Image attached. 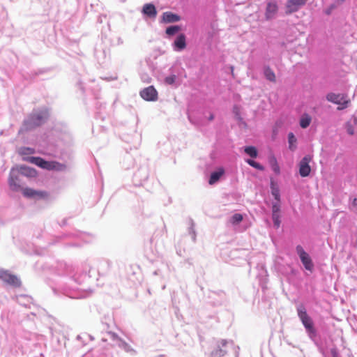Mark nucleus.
I'll list each match as a JSON object with an SVG mask.
<instances>
[{
	"label": "nucleus",
	"mask_w": 357,
	"mask_h": 357,
	"mask_svg": "<svg viewBox=\"0 0 357 357\" xmlns=\"http://www.w3.org/2000/svg\"><path fill=\"white\" fill-rule=\"evenodd\" d=\"M74 272V267L64 261H57L53 266V275L47 283L55 294H62L77 299L86 297V293L80 291L77 287L81 281Z\"/></svg>",
	"instance_id": "1"
},
{
	"label": "nucleus",
	"mask_w": 357,
	"mask_h": 357,
	"mask_svg": "<svg viewBox=\"0 0 357 357\" xmlns=\"http://www.w3.org/2000/svg\"><path fill=\"white\" fill-rule=\"evenodd\" d=\"M10 189L15 192L22 191L24 197L33 199L36 201L50 199V193L45 190H37L29 188H22V181L20 175L16 173L15 170L12 169L8 179Z\"/></svg>",
	"instance_id": "2"
},
{
	"label": "nucleus",
	"mask_w": 357,
	"mask_h": 357,
	"mask_svg": "<svg viewBox=\"0 0 357 357\" xmlns=\"http://www.w3.org/2000/svg\"><path fill=\"white\" fill-rule=\"evenodd\" d=\"M49 117V111L46 108L33 109L23 121L19 133L28 132L40 126L46 122Z\"/></svg>",
	"instance_id": "3"
},
{
	"label": "nucleus",
	"mask_w": 357,
	"mask_h": 357,
	"mask_svg": "<svg viewBox=\"0 0 357 357\" xmlns=\"http://www.w3.org/2000/svg\"><path fill=\"white\" fill-rule=\"evenodd\" d=\"M297 315L301 321L307 337L314 344H317L318 331L312 319L308 315L305 306L300 303L296 306Z\"/></svg>",
	"instance_id": "4"
},
{
	"label": "nucleus",
	"mask_w": 357,
	"mask_h": 357,
	"mask_svg": "<svg viewBox=\"0 0 357 357\" xmlns=\"http://www.w3.org/2000/svg\"><path fill=\"white\" fill-rule=\"evenodd\" d=\"M102 340L105 342L111 340L113 344L117 345L125 351L130 353L132 355L137 354L136 351L129 344L123 340L116 333L111 331H107L105 332V336L102 337Z\"/></svg>",
	"instance_id": "5"
},
{
	"label": "nucleus",
	"mask_w": 357,
	"mask_h": 357,
	"mask_svg": "<svg viewBox=\"0 0 357 357\" xmlns=\"http://www.w3.org/2000/svg\"><path fill=\"white\" fill-rule=\"evenodd\" d=\"M234 345L233 341L225 339L217 341L212 348L208 357H224Z\"/></svg>",
	"instance_id": "6"
},
{
	"label": "nucleus",
	"mask_w": 357,
	"mask_h": 357,
	"mask_svg": "<svg viewBox=\"0 0 357 357\" xmlns=\"http://www.w3.org/2000/svg\"><path fill=\"white\" fill-rule=\"evenodd\" d=\"M296 251L304 268L312 273L314 270V263L309 254L305 251L301 245L296 247Z\"/></svg>",
	"instance_id": "7"
},
{
	"label": "nucleus",
	"mask_w": 357,
	"mask_h": 357,
	"mask_svg": "<svg viewBox=\"0 0 357 357\" xmlns=\"http://www.w3.org/2000/svg\"><path fill=\"white\" fill-rule=\"evenodd\" d=\"M208 303L213 306L221 305L226 299L225 293L222 291H210L207 296Z\"/></svg>",
	"instance_id": "8"
},
{
	"label": "nucleus",
	"mask_w": 357,
	"mask_h": 357,
	"mask_svg": "<svg viewBox=\"0 0 357 357\" xmlns=\"http://www.w3.org/2000/svg\"><path fill=\"white\" fill-rule=\"evenodd\" d=\"M0 279L5 283L14 287H19L21 285L20 280L8 271L0 270Z\"/></svg>",
	"instance_id": "9"
},
{
	"label": "nucleus",
	"mask_w": 357,
	"mask_h": 357,
	"mask_svg": "<svg viewBox=\"0 0 357 357\" xmlns=\"http://www.w3.org/2000/svg\"><path fill=\"white\" fill-rule=\"evenodd\" d=\"M139 95L142 99L149 102L156 101L158 98V93L153 86H149L142 89Z\"/></svg>",
	"instance_id": "10"
},
{
	"label": "nucleus",
	"mask_w": 357,
	"mask_h": 357,
	"mask_svg": "<svg viewBox=\"0 0 357 357\" xmlns=\"http://www.w3.org/2000/svg\"><path fill=\"white\" fill-rule=\"evenodd\" d=\"M312 158L309 155H305L298 163L299 174L301 177H307L310 176L311 172V167L310 162Z\"/></svg>",
	"instance_id": "11"
},
{
	"label": "nucleus",
	"mask_w": 357,
	"mask_h": 357,
	"mask_svg": "<svg viewBox=\"0 0 357 357\" xmlns=\"http://www.w3.org/2000/svg\"><path fill=\"white\" fill-rule=\"evenodd\" d=\"M72 236L76 240L75 242L71 243L69 245L72 247H80L83 243H89L92 240V237L90 235L79 231L73 234Z\"/></svg>",
	"instance_id": "12"
},
{
	"label": "nucleus",
	"mask_w": 357,
	"mask_h": 357,
	"mask_svg": "<svg viewBox=\"0 0 357 357\" xmlns=\"http://www.w3.org/2000/svg\"><path fill=\"white\" fill-rule=\"evenodd\" d=\"M307 0H287L286 3V13L291 14L297 12L304 6Z\"/></svg>",
	"instance_id": "13"
},
{
	"label": "nucleus",
	"mask_w": 357,
	"mask_h": 357,
	"mask_svg": "<svg viewBox=\"0 0 357 357\" xmlns=\"http://www.w3.org/2000/svg\"><path fill=\"white\" fill-rule=\"evenodd\" d=\"M278 11V6L275 1H269L267 3L265 17L267 20H273Z\"/></svg>",
	"instance_id": "14"
},
{
	"label": "nucleus",
	"mask_w": 357,
	"mask_h": 357,
	"mask_svg": "<svg viewBox=\"0 0 357 357\" xmlns=\"http://www.w3.org/2000/svg\"><path fill=\"white\" fill-rule=\"evenodd\" d=\"M27 160L44 169L49 170L50 168H52L51 161H47L40 157L31 156L28 158Z\"/></svg>",
	"instance_id": "15"
},
{
	"label": "nucleus",
	"mask_w": 357,
	"mask_h": 357,
	"mask_svg": "<svg viewBox=\"0 0 357 357\" xmlns=\"http://www.w3.org/2000/svg\"><path fill=\"white\" fill-rule=\"evenodd\" d=\"M173 49L174 51L181 52L186 47V37L185 34H178L173 43Z\"/></svg>",
	"instance_id": "16"
},
{
	"label": "nucleus",
	"mask_w": 357,
	"mask_h": 357,
	"mask_svg": "<svg viewBox=\"0 0 357 357\" xmlns=\"http://www.w3.org/2000/svg\"><path fill=\"white\" fill-rule=\"evenodd\" d=\"M225 171L223 167H218L216 170L212 172L208 178V183L214 185L218 183L221 177L225 174Z\"/></svg>",
	"instance_id": "17"
},
{
	"label": "nucleus",
	"mask_w": 357,
	"mask_h": 357,
	"mask_svg": "<svg viewBox=\"0 0 357 357\" xmlns=\"http://www.w3.org/2000/svg\"><path fill=\"white\" fill-rule=\"evenodd\" d=\"M149 176V173L148 167L146 166H142L134 174V178L141 183L146 181Z\"/></svg>",
	"instance_id": "18"
},
{
	"label": "nucleus",
	"mask_w": 357,
	"mask_h": 357,
	"mask_svg": "<svg viewBox=\"0 0 357 357\" xmlns=\"http://www.w3.org/2000/svg\"><path fill=\"white\" fill-rule=\"evenodd\" d=\"M142 13L149 18H155L157 15V10L153 3H146L142 8Z\"/></svg>",
	"instance_id": "19"
},
{
	"label": "nucleus",
	"mask_w": 357,
	"mask_h": 357,
	"mask_svg": "<svg viewBox=\"0 0 357 357\" xmlns=\"http://www.w3.org/2000/svg\"><path fill=\"white\" fill-rule=\"evenodd\" d=\"M181 17L172 12H165L162 16V20L165 23H174L180 21Z\"/></svg>",
	"instance_id": "20"
},
{
	"label": "nucleus",
	"mask_w": 357,
	"mask_h": 357,
	"mask_svg": "<svg viewBox=\"0 0 357 357\" xmlns=\"http://www.w3.org/2000/svg\"><path fill=\"white\" fill-rule=\"evenodd\" d=\"M326 99L328 102L337 105L340 104V102H342V100L346 99V96L342 93H335L331 92L326 95Z\"/></svg>",
	"instance_id": "21"
},
{
	"label": "nucleus",
	"mask_w": 357,
	"mask_h": 357,
	"mask_svg": "<svg viewBox=\"0 0 357 357\" xmlns=\"http://www.w3.org/2000/svg\"><path fill=\"white\" fill-rule=\"evenodd\" d=\"M270 188H271V195L274 197L275 201L280 202L281 198H280V188L278 186V183L273 179H271V182H270Z\"/></svg>",
	"instance_id": "22"
},
{
	"label": "nucleus",
	"mask_w": 357,
	"mask_h": 357,
	"mask_svg": "<svg viewBox=\"0 0 357 357\" xmlns=\"http://www.w3.org/2000/svg\"><path fill=\"white\" fill-rule=\"evenodd\" d=\"M32 298L28 295L22 294L17 296V302L25 307L31 308L32 305Z\"/></svg>",
	"instance_id": "23"
},
{
	"label": "nucleus",
	"mask_w": 357,
	"mask_h": 357,
	"mask_svg": "<svg viewBox=\"0 0 357 357\" xmlns=\"http://www.w3.org/2000/svg\"><path fill=\"white\" fill-rule=\"evenodd\" d=\"M16 173L18 175H20V177L23 176H34L36 174V170L33 168L26 167L25 165L21 166L19 171H16Z\"/></svg>",
	"instance_id": "24"
},
{
	"label": "nucleus",
	"mask_w": 357,
	"mask_h": 357,
	"mask_svg": "<svg viewBox=\"0 0 357 357\" xmlns=\"http://www.w3.org/2000/svg\"><path fill=\"white\" fill-rule=\"evenodd\" d=\"M312 117L307 113H303L299 120V126L301 128L305 129L310 125Z\"/></svg>",
	"instance_id": "25"
},
{
	"label": "nucleus",
	"mask_w": 357,
	"mask_h": 357,
	"mask_svg": "<svg viewBox=\"0 0 357 357\" xmlns=\"http://www.w3.org/2000/svg\"><path fill=\"white\" fill-rule=\"evenodd\" d=\"M345 0H335L331 4H330L326 9H324V13L326 15H330L333 13V11L337 8L340 5H342Z\"/></svg>",
	"instance_id": "26"
},
{
	"label": "nucleus",
	"mask_w": 357,
	"mask_h": 357,
	"mask_svg": "<svg viewBox=\"0 0 357 357\" xmlns=\"http://www.w3.org/2000/svg\"><path fill=\"white\" fill-rule=\"evenodd\" d=\"M263 73L267 80L273 82H275V73L268 66H264Z\"/></svg>",
	"instance_id": "27"
},
{
	"label": "nucleus",
	"mask_w": 357,
	"mask_h": 357,
	"mask_svg": "<svg viewBox=\"0 0 357 357\" xmlns=\"http://www.w3.org/2000/svg\"><path fill=\"white\" fill-rule=\"evenodd\" d=\"M287 139H288V144H289V149L291 151H294L297 146H296V142H297V139L296 137V136L294 135V134L291 132H289L288 133V135H287Z\"/></svg>",
	"instance_id": "28"
},
{
	"label": "nucleus",
	"mask_w": 357,
	"mask_h": 357,
	"mask_svg": "<svg viewBox=\"0 0 357 357\" xmlns=\"http://www.w3.org/2000/svg\"><path fill=\"white\" fill-rule=\"evenodd\" d=\"M244 152L252 158H256L258 156V151L254 146H245Z\"/></svg>",
	"instance_id": "29"
},
{
	"label": "nucleus",
	"mask_w": 357,
	"mask_h": 357,
	"mask_svg": "<svg viewBox=\"0 0 357 357\" xmlns=\"http://www.w3.org/2000/svg\"><path fill=\"white\" fill-rule=\"evenodd\" d=\"M269 162L273 172L277 175L280 174V168L276 158L274 156L271 157L269 160Z\"/></svg>",
	"instance_id": "30"
},
{
	"label": "nucleus",
	"mask_w": 357,
	"mask_h": 357,
	"mask_svg": "<svg viewBox=\"0 0 357 357\" xmlns=\"http://www.w3.org/2000/svg\"><path fill=\"white\" fill-rule=\"evenodd\" d=\"M181 30V27L178 25H171L166 28L165 33L169 36H173L178 33Z\"/></svg>",
	"instance_id": "31"
},
{
	"label": "nucleus",
	"mask_w": 357,
	"mask_h": 357,
	"mask_svg": "<svg viewBox=\"0 0 357 357\" xmlns=\"http://www.w3.org/2000/svg\"><path fill=\"white\" fill-rule=\"evenodd\" d=\"M245 161L250 166H251L252 167H253L257 170H259V171L264 170V167L261 164H260L259 162H258L251 158L245 159Z\"/></svg>",
	"instance_id": "32"
},
{
	"label": "nucleus",
	"mask_w": 357,
	"mask_h": 357,
	"mask_svg": "<svg viewBox=\"0 0 357 357\" xmlns=\"http://www.w3.org/2000/svg\"><path fill=\"white\" fill-rule=\"evenodd\" d=\"M51 167L49 170H56V171H63L66 168V166L64 164H61L56 161H51Z\"/></svg>",
	"instance_id": "33"
},
{
	"label": "nucleus",
	"mask_w": 357,
	"mask_h": 357,
	"mask_svg": "<svg viewBox=\"0 0 357 357\" xmlns=\"http://www.w3.org/2000/svg\"><path fill=\"white\" fill-rule=\"evenodd\" d=\"M243 220V215L241 213H235L230 218V222L236 225H238Z\"/></svg>",
	"instance_id": "34"
},
{
	"label": "nucleus",
	"mask_w": 357,
	"mask_h": 357,
	"mask_svg": "<svg viewBox=\"0 0 357 357\" xmlns=\"http://www.w3.org/2000/svg\"><path fill=\"white\" fill-rule=\"evenodd\" d=\"M349 208L351 211L357 213V198L349 197Z\"/></svg>",
	"instance_id": "35"
},
{
	"label": "nucleus",
	"mask_w": 357,
	"mask_h": 357,
	"mask_svg": "<svg viewBox=\"0 0 357 357\" xmlns=\"http://www.w3.org/2000/svg\"><path fill=\"white\" fill-rule=\"evenodd\" d=\"M188 233L191 236L192 240L193 242L196 241V232L195 230V223L192 220H190V225L188 228Z\"/></svg>",
	"instance_id": "36"
},
{
	"label": "nucleus",
	"mask_w": 357,
	"mask_h": 357,
	"mask_svg": "<svg viewBox=\"0 0 357 357\" xmlns=\"http://www.w3.org/2000/svg\"><path fill=\"white\" fill-rule=\"evenodd\" d=\"M280 202H273L271 206L272 214H280Z\"/></svg>",
	"instance_id": "37"
},
{
	"label": "nucleus",
	"mask_w": 357,
	"mask_h": 357,
	"mask_svg": "<svg viewBox=\"0 0 357 357\" xmlns=\"http://www.w3.org/2000/svg\"><path fill=\"white\" fill-rule=\"evenodd\" d=\"M272 220L275 228L278 229L280 227L281 220L280 214H272Z\"/></svg>",
	"instance_id": "38"
},
{
	"label": "nucleus",
	"mask_w": 357,
	"mask_h": 357,
	"mask_svg": "<svg viewBox=\"0 0 357 357\" xmlns=\"http://www.w3.org/2000/svg\"><path fill=\"white\" fill-rule=\"evenodd\" d=\"M176 79L177 76L176 75H170L165 78V82L168 85H173L176 82Z\"/></svg>",
	"instance_id": "39"
},
{
	"label": "nucleus",
	"mask_w": 357,
	"mask_h": 357,
	"mask_svg": "<svg viewBox=\"0 0 357 357\" xmlns=\"http://www.w3.org/2000/svg\"><path fill=\"white\" fill-rule=\"evenodd\" d=\"M233 113L234 114V118L236 120L240 121L242 120V117L241 116L240 109L238 105H235L233 107Z\"/></svg>",
	"instance_id": "40"
},
{
	"label": "nucleus",
	"mask_w": 357,
	"mask_h": 357,
	"mask_svg": "<svg viewBox=\"0 0 357 357\" xmlns=\"http://www.w3.org/2000/svg\"><path fill=\"white\" fill-rule=\"evenodd\" d=\"M34 150L32 148L30 147H22L20 149V153L22 155H26V154H32L33 153Z\"/></svg>",
	"instance_id": "41"
},
{
	"label": "nucleus",
	"mask_w": 357,
	"mask_h": 357,
	"mask_svg": "<svg viewBox=\"0 0 357 357\" xmlns=\"http://www.w3.org/2000/svg\"><path fill=\"white\" fill-rule=\"evenodd\" d=\"M349 104V100L344 99V100L342 101V102H340V104H337L338 105L337 109L343 110V109H346L347 107H348Z\"/></svg>",
	"instance_id": "42"
},
{
	"label": "nucleus",
	"mask_w": 357,
	"mask_h": 357,
	"mask_svg": "<svg viewBox=\"0 0 357 357\" xmlns=\"http://www.w3.org/2000/svg\"><path fill=\"white\" fill-rule=\"evenodd\" d=\"M140 77L142 81L144 83H150L152 80L151 77L147 73H142Z\"/></svg>",
	"instance_id": "43"
},
{
	"label": "nucleus",
	"mask_w": 357,
	"mask_h": 357,
	"mask_svg": "<svg viewBox=\"0 0 357 357\" xmlns=\"http://www.w3.org/2000/svg\"><path fill=\"white\" fill-rule=\"evenodd\" d=\"M109 268L110 267V262L109 261H102L100 263L99 269H101L102 268Z\"/></svg>",
	"instance_id": "44"
},
{
	"label": "nucleus",
	"mask_w": 357,
	"mask_h": 357,
	"mask_svg": "<svg viewBox=\"0 0 357 357\" xmlns=\"http://www.w3.org/2000/svg\"><path fill=\"white\" fill-rule=\"evenodd\" d=\"M331 354L332 357H340L339 352L335 347L331 349Z\"/></svg>",
	"instance_id": "45"
},
{
	"label": "nucleus",
	"mask_w": 357,
	"mask_h": 357,
	"mask_svg": "<svg viewBox=\"0 0 357 357\" xmlns=\"http://www.w3.org/2000/svg\"><path fill=\"white\" fill-rule=\"evenodd\" d=\"M347 133L350 135H353L354 133V130L351 126L347 128Z\"/></svg>",
	"instance_id": "46"
},
{
	"label": "nucleus",
	"mask_w": 357,
	"mask_h": 357,
	"mask_svg": "<svg viewBox=\"0 0 357 357\" xmlns=\"http://www.w3.org/2000/svg\"><path fill=\"white\" fill-rule=\"evenodd\" d=\"M214 119V115L213 114H211L208 117L209 121H213Z\"/></svg>",
	"instance_id": "47"
},
{
	"label": "nucleus",
	"mask_w": 357,
	"mask_h": 357,
	"mask_svg": "<svg viewBox=\"0 0 357 357\" xmlns=\"http://www.w3.org/2000/svg\"><path fill=\"white\" fill-rule=\"evenodd\" d=\"M229 69H230L231 75H234V67L232 66H231L229 67Z\"/></svg>",
	"instance_id": "48"
},
{
	"label": "nucleus",
	"mask_w": 357,
	"mask_h": 357,
	"mask_svg": "<svg viewBox=\"0 0 357 357\" xmlns=\"http://www.w3.org/2000/svg\"><path fill=\"white\" fill-rule=\"evenodd\" d=\"M66 224V220H63L62 222V225H65Z\"/></svg>",
	"instance_id": "49"
},
{
	"label": "nucleus",
	"mask_w": 357,
	"mask_h": 357,
	"mask_svg": "<svg viewBox=\"0 0 357 357\" xmlns=\"http://www.w3.org/2000/svg\"><path fill=\"white\" fill-rule=\"evenodd\" d=\"M81 338H82V336H81V335H77V340H81Z\"/></svg>",
	"instance_id": "50"
},
{
	"label": "nucleus",
	"mask_w": 357,
	"mask_h": 357,
	"mask_svg": "<svg viewBox=\"0 0 357 357\" xmlns=\"http://www.w3.org/2000/svg\"><path fill=\"white\" fill-rule=\"evenodd\" d=\"M119 43H123L121 39H119Z\"/></svg>",
	"instance_id": "51"
},
{
	"label": "nucleus",
	"mask_w": 357,
	"mask_h": 357,
	"mask_svg": "<svg viewBox=\"0 0 357 357\" xmlns=\"http://www.w3.org/2000/svg\"><path fill=\"white\" fill-rule=\"evenodd\" d=\"M119 1H121V2L126 1V0H119Z\"/></svg>",
	"instance_id": "52"
},
{
	"label": "nucleus",
	"mask_w": 357,
	"mask_h": 357,
	"mask_svg": "<svg viewBox=\"0 0 357 357\" xmlns=\"http://www.w3.org/2000/svg\"><path fill=\"white\" fill-rule=\"evenodd\" d=\"M80 89H81V90H82V91L84 90V89H83V87H82V86H80Z\"/></svg>",
	"instance_id": "53"
}]
</instances>
